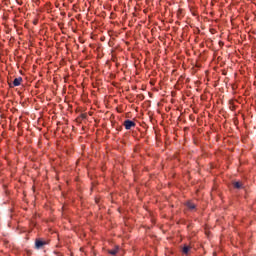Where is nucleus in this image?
Returning a JSON list of instances; mask_svg holds the SVG:
<instances>
[{
    "instance_id": "obj_6",
    "label": "nucleus",
    "mask_w": 256,
    "mask_h": 256,
    "mask_svg": "<svg viewBox=\"0 0 256 256\" xmlns=\"http://www.w3.org/2000/svg\"><path fill=\"white\" fill-rule=\"evenodd\" d=\"M233 187L234 189H241V187H243V184L241 182H234Z\"/></svg>"
},
{
    "instance_id": "obj_2",
    "label": "nucleus",
    "mask_w": 256,
    "mask_h": 256,
    "mask_svg": "<svg viewBox=\"0 0 256 256\" xmlns=\"http://www.w3.org/2000/svg\"><path fill=\"white\" fill-rule=\"evenodd\" d=\"M123 126L125 127L126 131H129L130 129L136 127L137 124L135 123V121L127 119L123 122Z\"/></svg>"
},
{
    "instance_id": "obj_1",
    "label": "nucleus",
    "mask_w": 256,
    "mask_h": 256,
    "mask_svg": "<svg viewBox=\"0 0 256 256\" xmlns=\"http://www.w3.org/2000/svg\"><path fill=\"white\" fill-rule=\"evenodd\" d=\"M46 245H49V240H45V238L35 239V249H45Z\"/></svg>"
},
{
    "instance_id": "obj_8",
    "label": "nucleus",
    "mask_w": 256,
    "mask_h": 256,
    "mask_svg": "<svg viewBox=\"0 0 256 256\" xmlns=\"http://www.w3.org/2000/svg\"><path fill=\"white\" fill-rule=\"evenodd\" d=\"M81 117H82V119H85V117H87V115L86 114H81Z\"/></svg>"
},
{
    "instance_id": "obj_3",
    "label": "nucleus",
    "mask_w": 256,
    "mask_h": 256,
    "mask_svg": "<svg viewBox=\"0 0 256 256\" xmlns=\"http://www.w3.org/2000/svg\"><path fill=\"white\" fill-rule=\"evenodd\" d=\"M23 83V77H18L15 78L14 81L12 82V84H9V87L13 88V87H19V85H21Z\"/></svg>"
},
{
    "instance_id": "obj_7",
    "label": "nucleus",
    "mask_w": 256,
    "mask_h": 256,
    "mask_svg": "<svg viewBox=\"0 0 256 256\" xmlns=\"http://www.w3.org/2000/svg\"><path fill=\"white\" fill-rule=\"evenodd\" d=\"M118 251H119V248H115L113 250H109V254L110 255H117Z\"/></svg>"
},
{
    "instance_id": "obj_4",
    "label": "nucleus",
    "mask_w": 256,
    "mask_h": 256,
    "mask_svg": "<svg viewBox=\"0 0 256 256\" xmlns=\"http://www.w3.org/2000/svg\"><path fill=\"white\" fill-rule=\"evenodd\" d=\"M185 205L190 211H195L197 209V205H195V203H193L192 201H187Z\"/></svg>"
},
{
    "instance_id": "obj_5",
    "label": "nucleus",
    "mask_w": 256,
    "mask_h": 256,
    "mask_svg": "<svg viewBox=\"0 0 256 256\" xmlns=\"http://www.w3.org/2000/svg\"><path fill=\"white\" fill-rule=\"evenodd\" d=\"M189 251H191V246H184L182 248L183 255H189Z\"/></svg>"
}]
</instances>
